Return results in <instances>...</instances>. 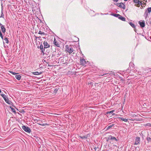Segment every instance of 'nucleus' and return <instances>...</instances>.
I'll return each instance as SVG.
<instances>
[{
	"mask_svg": "<svg viewBox=\"0 0 151 151\" xmlns=\"http://www.w3.org/2000/svg\"><path fill=\"white\" fill-rule=\"evenodd\" d=\"M110 140V135L107 138V141H108L109 140Z\"/></svg>",
	"mask_w": 151,
	"mask_h": 151,
	"instance_id": "nucleus-37",
	"label": "nucleus"
},
{
	"mask_svg": "<svg viewBox=\"0 0 151 151\" xmlns=\"http://www.w3.org/2000/svg\"><path fill=\"white\" fill-rule=\"evenodd\" d=\"M60 59L61 60V61L63 63L67 64L68 62V57H60Z\"/></svg>",
	"mask_w": 151,
	"mask_h": 151,
	"instance_id": "nucleus-3",
	"label": "nucleus"
},
{
	"mask_svg": "<svg viewBox=\"0 0 151 151\" xmlns=\"http://www.w3.org/2000/svg\"><path fill=\"white\" fill-rule=\"evenodd\" d=\"M118 18L122 20V21H125V19L124 17H122L121 15H120V16H119V17H118Z\"/></svg>",
	"mask_w": 151,
	"mask_h": 151,
	"instance_id": "nucleus-17",
	"label": "nucleus"
},
{
	"mask_svg": "<svg viewBox=\"0 0 151 151\" xmlns=\"http://www.w3.org/2000/svg\"><path fill=\"white\" fill-rule=\"evenodd\" d=\"M22 112H24V111L23 109L22 110Z\"/></svg>",
	"mask_w": 151,
	"mask_h": 151,
	"instance_id": "nucleus-40",
	"label": "nucleus"
},
{
	"mask_svg": "<svg viewBox=\"0 0 151 151\" xmlns=\"http://www.w3.org/2000/svg\"><path fill=\"white\" fill-rule=\"evenodd\" d=\"M80 63L81 65L83 66L85 65L86 64V61L85 59H80Z\"/></svg>",
	"mask_w": 151,
	"mask_h": 151,
	"instance_id": "nucleus-8",
	"label": "nucleus"
},
{
	"mask_svg": "<svg viewBox=\"0 0 151 151\" xmlns=\"http://www.w3.org/2000/svg\"><path fill=\"white\" fill-rule=\"evenodd\" d=\"M116 17H119V16H120V15L118 14H113L112 15Z\"/></svg>",
	"mask_w": 151,
	"mask_h": 151,
	"instance_id": "nucleus-23",
	"label": "nucleus"
},
{
	"mask_svg": "<svg viewBox=\"0 0 151 151\" xmlns=\"http://www.w3.org/2000/svg\"><path fill=\"white\" fill-rule=\"evenodd\" d=\"M0 36L2 40L4 39L3 36V35L2 34V33L1 31L0 30Z\"/></svg>",
	"mask_w": 151,
	"mask_h": 151,
	"instance_id": "nucleus-28",
	"label": "nucleus"
},
{
	"mask_svg": "<svg viewBox=\"0 0 151 151\" xmlns=\"http://www.w3.org/2000/svg\"><path fill=\"white\" fill-rule=\"evenodd\" d=\"M146 139L148 141V142H151V138L150 137H147Z\"/></svg>",
	"mask_w": 151,
	"mask_h": 151,
	"instance_id": "nucleus-22",
	"label": "nucleus"
},
{
	"mask_svg": "<svg viewBox=\"0 0 151 151\" xmlns=\"http://www.w3.org/2000/svg\"><path fill=\"white\" fill-rule=\"evenodd\" d=\"M124 0V1H127L128 0Z\"/></svg>",
	"mask_w": 151,
	"mask_h": 151,
	"instance_id": "nucleus-45",
	"label": "nucleus"
},
{
	"mask_svg": "<svg viewBox=\"0 0 151 151\" xmlns=\"http://www.w3.org/2000/svg\"><path fill=\"white\" fill-rule=\"evenodd\" d=\"M1 89H0V93H1Z\"/></svg>",
	"mask_w": 151,
	"mask_h": 151,
	"instance_id": "nucleus-44",
	"label": "nucleus"
},
{
	"mask_svg": "<svg viewBox=\"0 0 151 151\" xmlns=\"http://www.w3.org/2000/svg\"><path fill=\"white\" fill-rule=\"evenodd\" d=\"M89 136V134H87L83 136H80L79 137L82 139H87L88 137Z\"/></svg>",
	"mask_w": 151,
	"mask_h": 151,
	"instance_id": "nucleus-14",
	"label": "nucleus"
},
{
	"mask_svg": "<svg viewBox=\"0 0 151 151\" xmlns=\"http://www.w3.org/2000/svg\"><path fill=\"white\" fill-rule=\"evenodd\" d=\"M0 27L1 28V31L3 33H4L6 31V29L4 27V26L2 25L0 26Z\"/></svg>",
	"mask_w": 151,
	"mask_h": 151,
	"instance_id": "nucleus-12",
	"label": "nucleus"
},
{
	"mask_svg": "<svg viewBox=\"0 0 151 151\" xmlns=\"http://www.w3.org/2000/svg\"><path fill=\"white\" fill-rule=\"evenodd\" d=\"M115 111V110H112L110 111H107L106 113V114H111L112 115H114L115 114L114 113V112Z\"/></svg>",
	"mask_w": 151,
	"mask_h": 151,
	"instance_id": "nucleus-15",
	"label": "nucleus"
},
{
	"mask_svg": "<svg viewBox=\"0 0 151 151\" xmlns=\"http://www.w3.org/2000/svg\"><path fill=\"white\" fill-rule=\"evenodd\" d=\"M15 78L18 80H19L21 78V76L19 75H16L15 76Z\"/></svg>",
	"mask_w": 151,
	"mask_h": 151,
	"instance_id": "nucleus-19",
	"label": "nucleus"
},
{
	"mask_svg": "<svg viewBox=\"0 0 151 151\" xmlns=\"http://www.w3.org/2000/svg\"><path fill=\"white\" fill-rule=\"evenodd\" d=\"M40 49L41 50V52L43 54H44V51H45V49L44 48H43V46L41 44L40 46Z\"/></svg>",
	"mask_w": 151,
	"mask_h": 151,
	"instance_id": "nucleus-13",
	"label": "nucleus"
},
{
	"mask_svg": "<svg viewBox=\"0 0 151 151\" xmlns=\"http://www.w3.org/2000/svg\"><path fill=\"white\" fill-rule=\"evenodd\" d=\"M53 44L58 47H60L59 44L58 43L55 38L53 41Z\"/></svg>",
	"mask_w": 151,
	"mask_h": 151,
	"instance_id": "nucleus-11",
	"label": "nucleus"
},
{
	"mask_svg": "<svg viewBox=\"0 0 151 151\" xmlns=\"http://www.w3.org/2000/svg\"><path fill=\"white\" fill-rule=\"evenodd\" d=\"M58 91V89L57 88H55L54 90V93H57V92Z\"/></svg>",
	"mask_w": 151,
	"mask_h": 151,
	"instance_id": "nucleus-33",
	"label": "nucleus"
},
{
	"mask_svg": "<svg viewBox=\"0 0 151 151\" xmlns=\"http://www.w3.org/2000/svg\"><path fill=\"white\" fill-rule=\"evenodd\" d=\"M110 140H114L116 141H118V140L114 137L112 136L111 135H110Z\"/></svg>",
	"mask_w": 151,
	"mask_h": 151,
	"instance_id": "nucleus-16",
	"label": "nucleus"
},
{
	"mask_svg": "<svg viewBox=\"0 0 151 151\" xmlns=\"http://www.w3.org/2000/svg\"><path fill=\"white\" fill-rule=\"evenodd\" d=\"M140 142V138L139 137H136L135 140L134 144V145H137Z\"/></svg>",
	"mask_w": 151,
	"mask_h": 151,
	"instance_id": "nucleus-6",
	"label": "nucleus"
},
{
	"mask_svg": "<svg viewBox=\"0 0 151 151\" xmlns=\"http://www.w3.org/2000/svg\"><path fill=\"white\" fill-rule=\"evenodd\" d=\"M9 72L11 73L13 75H16L17 73H14V72H13L12 71H10Z\"/></svg>",
	"mask_w": 151,
	"mask_h": 151,
	"instance_id": "nucleus-32",
	"label": "nucleus"
},
{
	"mask_svg": "<svg viewBox=\"0 0 151 151\" xmlns=\"http://www.w3.org/2000/svg\"><path fill=\"white\" fill-rule=\"evenodd\" d=\"M129 24L133 28H135V26L134 24L133 23L130 22L129 23Z\"/></svg>",
	"mask_w": 151,
	"mask_h": 151,
	"instance_id": "nucleus-24",
	"label": "nucleus"
},
{
	"mask_svg": "<svg viewBox=\"0 0 151 151\" xmlns=\"http://www.w3.org/2000/svg\"><path fill=\"white\" fill-rule=\"evenodd\" d=\"M38 124H39L41 125H42V126H45L46 125H47L46 123H45V124H42L38 123Z\"/></svg>",
	"mask_w": 151,
	"mask_h": 151,
	"instance_id": "nucleus-31",
	"label": "nucleus"
},
{
	"mask_svg": "<svg viewBox=\"0 0 151 151\" xmlns=\"http://www.w3.org/2000/svg\"><path fill=\"white\" fill-rule=\"evenodd\" d=\"M4 40L6 43H8L9 40L7 37H5L4 39Z\"/></svg>",
	"mask_w": 151,
	"mask_h": 151,
	"instance_id": "nucleus-25",
	"label": "nucleus"
},
{
	"mask_svg": "<svg viewBox=\"0 0 151 151\" xmlns=\"http://www.w3.org/2000/svg\"><path fill=\"white\" fill-rule=\"evenodd\" d=\"M38 34H41V35H42V34H44L45 33L44 32H41V31H39V32L38 33Z\"/></svg>",
	"mask_w": 151,
	"mask_h": 151,
	"instance_id": "nucleus-30",
	"label": "nucleus"
},
{
	"mask_svg": "<svg viewBox=\"0 0 151 151\" xmlns=\"http://www.w3.org/2000/svg\"><path fill=\"white\" fill-rule=\"evenodd\" d=\"M44 48H47L50 47V45L48 44L47 41H45L44 42Z\"/></svg>",
	"mask_w": 151,
	"mask_h": 151,
	"instance_id": "nucleus-10",
	"label": "nucleus"
},
{
	"mask_svg": "<svg viewBox=\"0 0 151 151\" xmlns=\"http://www.w3.org/2000/svg\"><path fill=\"white\" fill-rule=\"evenodd\" d=\"M119 119H120L122 121H124V122H127L128 121V119H125V118H123V117H119Z\"/></svg>",
	"mask_w": 151,
	"mask_h": 151,
	"instance_id": "nucleus-20",
	"label": "nucleus"
},
{
	"mask_svg": "<svg viewBox=\"0 0 151 151\" xmlns=\"http://www.w3.org/2000/svg\"><path fill=\"white\" fill-rule=\"evenodd\" d=\"M138 3L137 4V5L138 6H137V7H139L140 5H142V1H140L139 0V1H138Z\"/></svg>",
	"mask_w": 151,
	"mask_h": 151,
	"instance_id": "nucleus-29",
	"label": "nucleus"
},
{
	"mask_svg": "<svg viewBox=\"0 0 151 151\" xmlns=\"http://www.w3.org/2000/svg\"><path fill=\"white\" fill-rule=\"evenodd\" d=\"M10 108H11V109L12 110V111L13 112H14L15 113H16V111L14 108H13V107H12L11 106H10Z\"/></svg>",
	"mask_w": 151,
	"mask_h": 151,
	"instance_id": "nucleus-27",
	"label": "nucleus"
},
{
	"mask_svg": "<svg viewBox=\"0 0 151 151\" xmlns=\"http://www.w3.org/2000/svg\"><path fill=\"white\" fill-rule=\"evenodd\" d=\"M134 31H135V32H136V30H135V29H134Z\"/></svg>",
	"mask_w": 151,
	"mask_h": 151,
	"instance_id": "nucleus-47",
	"label": "nucleus"
},
{
	"mask_svg": "<svg viewBox=\"0 0 151 151\" xmlns=\"http://www.w3.org/2000/svg\"><path fill=\"white\" fill-rule=\"evenodd\" d=\"M3 16H4L3 13V12H1V17H3Z\"/></svg>",
	"mask_w": 151,
	"mask_h": 151,
	"instance_id": "nucleus-36",
	"label": "nucleus"
},
{
	"mask_svg": "<svg viewBox=\"0 0 151 151\" xmlns=\"http://www.w3.org/2000/svg\"><path fill=\"white\" fill-rule=\"evenodd\" d=\"M4 100L5 101V102L9 104H11L12 103V102L11 101H10L8 98L7 97H6V96H4V97L3 98Z\"/></svg>",
	"mask_w": 151,
	"mask_h": 151,
	"instance_id": "nucleus-7",
	"label": "nucleus"
},
{
	"mask_svg": "<svg viewBox=\"0 0 151 151\" xmlns=\"http://www.w3.org/2000/svg\"><path fill=\"white\" fill-rule=\"evenodd\" d=\"M151 12V7H148L147 9L145 10V12L144 14V16L145 19L147 18L149 14Z\"/></svg>",
	"mask_w": 151,
	"mask_h": 151,
	"instance_id": "nucleus-1",
	"label": "nucleus"
},
{
	"mask_svg": "<svg viewBox=\"0 0 151 151\" xmlns=\"http://www.w3.org/2000/svg\"><path fill=\"white\" fill-rule=\"evenodd\" d=\"M22 128L25 132L28 133H30L31 131L30 129L28 127L23 125L22 126Z\"/></svg>",
	"mask_w": 151,
	"mask_h": 151,
	"instance_id": "nucleus-4",
	"label": "nucleus"
},
{
	"mask_svg": "<svg viewBox=\"0 0 151 151\" xmlns=\"http://www.w3.org/2000/svg\"><path fill=\"white\" fill-rule=\"evenodd\" d=\"M139 0H133L134 2L135 3V6H138L137 4L138 3V1H139Z\"/></svg>",
	"mask_w": 151,
	"mask_h": 151,
	"instance_id": "nucleus-21",
	"label": "nucleus"
},
{
	"mask_svg": "<svg viewBox=\"0 0 151 151\" xmlns=\"http://www.w3.org/2000/svg\"><path fill=\"white\" fill-rule=\"evenodd\" d=\"M0 95L3 98L4 97V96H6V95L3 94L1 93Z\"/></svg>",
	"mask_w": 151,
	"mask_h": 151,
	"instance_id": "nucleus-34",
	"label": "nucleus"
},
{
	"mask_svg": "<svg viewBox=\"0 0 151 151\" xmlns=\"http://www.w3.org/2000/svg\"><path fill=\"white\" fill-rule=\"evenodd\" d=\"M116 5L118 6L120 8H122L124 9H125V5L122 3H117Z\"/></svg>",
	"mask_w": 151,
	"mask_h": 151,
	"instance_id": "nucleus-5",
	"label": "nucleus"
},
{
	"mask_svg": "<svg viewBox=\"0 0 151 151\" xmlns=\"http://www.w3.org/2000/svg\"><path fill=\"white\" fill-rule=\"evenodd\" d=\"M150 20H151V19H150V18L149 19V20L150 21Z\"/></svg>",
	"mask_w": 151,
	"mask_h": 151,
	"instance_id": "nucleus-46",
	"label": "nucleus"
},
{
	"mask_svg": "<svg viewBox=\"0 0 151 151\" xmlns=\"http://www.w3.org/2000/svg\"><path fill=\"white\" fill-rule=\"evenodd\" d=\"M66 48V50L69 53H72L73 51V47H70L68 45H67L65 46Z\"/></svg>",
	"mask_w": 151,
	"mask_h": 151,
	"instance_id": "nucleus-2",
	"label": "nucleus"
},
{
	"mask_svg": "<svg viewBox=\"0 0 151 151\" xmlns=\"http://www.w3.org/2000/svg\"><path fill=\"white\" fill-rule=\"evenodd\" d=\"M42 73V72H40L39 73L38 72H33V73L34 75H37L41 74Z\"/></svg>",
	"mask_w": 151,
	"mask_h": 151,
	"instance_id": "nucleus-18",
	"label": "nucleus"
},
{
	"mask_svg": "<svg viewBox=\"0 0 151 151\" xmlns=\"http://www.w3.org/2000/svg\"><path fill=\"white\" fill-rule=\"evenodd\" d=\"M138 23L139 24L140 26L142 28L144 27L145 26V22L144 21L141 22L140 21Z\"/></svg>",
	"mask_w": 151,
	"mask_h": 151,
	"instance_id": "nucleus-9",
	"label": "nucleus"
},
{
	"mask_svg": "<svg viewBox=\"0 0 151 151\" xmlns=\"http://www.w3.org/2000/svg\"><path fill=\"white\" fill-rule=\"evenodd\" d=\"M113 0V1H114V2H116L118 1V0Z\"/></svg>",
	"mask_w": 151,
	"mask_h": 151,
	"instance_id": "nucleus-38",
	"label": "nucleus"
},
{
	"mask_svg": "<svg viewBox=\"0 0 151 151\" xmlns=\"http://www.w3.org/2000/svg\"><path fill=\"white\" fill-rule=\"evenodd\" d=\"M106 74H104L103 75L104 76V75H106Z\"/></svg>",
	"mask_w": 151,
	"mask_h": 151,
	"instance_id": "nucleus-43",
	"label": "nucleus"
},
{
	"mask_svg": "<svg viewBox=\"0 0 151 151\" xmlns=\"http://www.w3.org/2000/svg\"><path fill=\"white\" fill-rule=\"evenodd\" d=\"M150 24H151V21L150 22Z\"/></svg>",
	"mask_w": 151,
	"mask_h": 151,
	"instance_id": "nucleus-42",
	"label": "nucleus"
},
{
	"mask_svg": "<svg viewBox=\"0 0 151 151\" xmlns=\"http://www.w3.org/2000/svg\"><path fill=\"white\" fill-rule=\"evenodd\" d=\"M0 95L3 98L4 97V96H6V95L3 94L1 93Z\"/></svg>",
	"mask_w": 151,
	"mask_h": 151,
	"instance_id": "nucleus-35",
	"label": "nucleus"
},
{
	"mask_svg": "<svg viewBox=\"0 0 151 151\" xmlns=\"http://www.w3.org/2000/svg\"><path fill=\"white\" fill-rule=\"evenodd\" d=\"M150 71H151V70Z\"/></svg>",
	"mask_w": 151,
	"mask_h": 151,
	"instance_id": "nucleus-49",
	"label": "nucleus"
},
{
	"mask_svg": "<svg viewBox=\"0 0 151 151\" xmlns=\"http://www.w3.org/2000/svg\"><path fill=\"white\" fill-rule=\"evenodd\" d=\"M144 1H145V0H143Z\"/></svg>",
	"mask_w": 151,
	"mask_h": 151,
	"instance_id": "nucleus-48",
	"label": "nucleus"
},
{
	"mask_svg": "<svg viewBox=\"0 0 151 151\" xmlns=\"http://www.w3.org/2000/svg\"><path fill=\"white\" fill-rule=\"evenodd\" d=\"M114 125V124H112L111 125L107 127L106 130H108L110 129V128H111Z\"/></svg>",
	"mask_w": 151,
	"mask_h": 151,
	"instance_id": "nucleus-26",
	"label": "nucleus"
},
{
	"mask_svg": "<svg viewBox=\"0 0 151 151\" xmlns=\"http://www.w3.org/2000/svg\"><path fill=\"white\" fill-rule=\"evenodd\" d=\"M149 124V126H151V124Z\"/></svg>",
	"mask_w": 151,
	"mask_h": 151,
	"instance_id": "nucleus-41",
	"label": "nucleus"
},
{
	"mask_svg": "<svg viewBox=\"0 0 151 151\" xmlns=\"http://www.w3.org/2000/svg\"><path fill=\"white\" fill-rule=\"evenodd\" d=\"M35 38H36V39H37V38H38L41 37H37L35 36Z\"/></svg>",
	"mask_w": 151,
	"mask_h": 151,
	"instance_id": "nucleus-39",
	"label": "nucleus"
}]
</instances>
